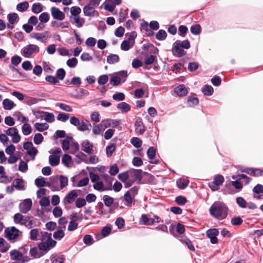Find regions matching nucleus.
<instances>
[{
    "mask_svg": "<svg viewBox=\"0 0 263 263\" xmlns=\"http://www.w3.org/2000/svg\"><path fill=\"white\" fill-rule=\"evenodd\" d=\"M209 212L213 217L222 220L228 215V208L224 203L214 202L210 208Z\"/></svg>",
    "mask_w": 263,
    "mask_h": 263,
    "instance_id": "1",
    "label": "nucleus"
},
{
    "mask_svg": "<svg viewBox=\"0 0 263 263\" xmlns=\"http://www.w3.org/2000/svg\"><path fill=\"white\" fill-rule=\"evenodd\" d=\"M190 42L188 40L182 41L177 40L173 44L172 53L175 57L180 58L185 55L186 52L184 49L190 48Z\"/></svg>",
    "mask_w": 263,
    "mask_h": 263,
    "instance_id": "2",
    "label": "nucleus"
},
{
    "mask_svg": "<svg viewBox=\"0 0 263 263\" xmlns=\"http://www.w3.org/2000/svg\"><path fill=\"white\" fill-rule=\"evenodd\" d=\"M22 234V232L14 226L6 228L4 231L5 237L10 241L16 239Z\"/></svg>",
    "mask_w": 263,
    "mask_h": 263,
    "instance_id": "3",
    "label": "nucleus"
},
{
    "mask_svg": "<svg viewBox=\"0 0 263 263\" xmlns=\"http://www.w3.org/2000/svg\"><path fill=\"white\" fill-rule=\"evenodd\" d=\"M40 51L39 47L35 44H30L21 50L22 55L27 58H30L33 53H38Z\"/></svg>",
    "mask_w": 263,
    "mask_h": 263,
    "instance_id": "4",
    "label": "nucleus"
},
{
    "mask_svg": "<svg viewBox=\"0 0 263 263\" xmlns=\"http://www.w3.org/2000/svg\"><path fill=\"white\" fill-rule=\"evenodd\" d=\"M132 171L133 172V175L135 177L134 180H135V181H137V183L138 184L149 183V182H143L142 181V174L148 175L149 179L152 180L154 179V176L153 175L146 172H143L142 170L132 168Z\"/></svg>",
    "mask_w": 263,
    "mask_h": 263,
    "instance_id": "5",
    "label": "nucleus"
},
{
    "mask_svg": "<svg viewBox=\"0 0 263 263\" xmlns=\"http://www.w3.org/2000/svg\"><path fill=\"white\" fill-rule=\"evenodd\" d=\"M219 233V230L216 228L210 229L206 232V236L210 238V242L212 244H216L218 242L217 236Z\"/></svg>",
    "mask_w": 263,
    "mask_h": 263,
    "instance_id": "6",
    "label": "nucleus"
},
{
    "mask_svg": "<svg viewBox=\"0 0 263 263\" xmlns=\"http://www.w3.org/2000/svg\"><path fill=\"white\" fill-rule=\"evenodd\" d=\"M51 14L52 17L57 20L63 21L65 17V14L59 8L52 7L51 8Z\"/></svg>",
    "mask_w": 263,
    "mask_h": 263,
    "instance_id": "7",
    "label": "nucleus"
},
{
    "mask_svg": "<svg viewBox=\"0 0 263 263\" xmlns=\"http://www.w3.org/2000/svg\"><path fill=\"white\" fill-rule=\"evenodd\" d=\"M32 206V201L31 199L27 198L24 200L23 203L20 204V209L21 213L26 214L30 211Z\"/></svg>",
    "mask_w": 263,
    "mask_h": 263,
    "instance_id": "8",
    "label": "nucleus"
},
{
    "mask_svg": "<svg viewBox=\"0 0 263 263\" xmlns=\"http://www.w3.org/2000/svg\"><path fill=\"white\" fill-rule=\"evenodd\" d=\"M135 125L136 126L135 131L138 135H143L146 130L145 127L143 124L142 119L140 118H139V119L136 121Z\"/></svg>",
    "mask_w": 263,
    "mask_h": 263,
    "instance_id": "9",
    "label": "nucleus"
},
{
    "mask_svg": "<svg viewBox=\"0 0 263 263\" xmlns=\"http://www.w3.org/2000/svg\"><path fill=\"white\" fill-rule=\"evenodd\" d=\"M25 181L22 178H16L13 180V185L18 191H24L26 189Z\"/></svg>",
    "mask_w": 263,
    "mask_h": 263,
    "instance_id": "10",
    "label": "nucleus"
},
{
    "mask_svg": "<svg viewBox=\"0 0 263 263\" xmlns=\"http://www.w3.org/2000/svg\"><path fill=\"white\" fill-rule=\"evenodd\" d=\"M77 191H80V190L70 191L65 197L63 202L66 201L68 203H71L78 196Z\"/></svg>",
    "mask_w": 263,
    "mask_h": 263,
    "instance_id": "11",
    "label": "nucleus"
},
{
    "mask_svg": "<svg viewBox=\"0 0 263 263\" xmlns=\"http://www.w3.org/2000/svg\"><path fill=\"white\" fill-rule=\"evenodd\" d=\"M175 92L179 97H184L188 93L187 89L184 84H180L174 89Z\"/></svg>",
    "mask_w": 263,
    "mask_h": 263,
    "instance_id": "12",
    "label": "nucleus"
},
{
    "mask_svg": "<svg viewBox=\"0 0 263 263\" xmlns=\"http://www.w3.org/2000/svg\"><path fill=\"white\" fill-rule=\"evenodd\" d=\"M144 60V64L145 65L144 69H147L146 66L151 65L152 64H157V58L156 55L153 54H147Z\"/></svg>",
    "mask_w": 263,
    "mask_h": 263,
    "instance_id": "13",
    "label": "nucleus"
},
{
    "mask_svg": "<svg viewBox=\"0 0 263 263\" xmlns=\"http://www.w3.org/2000/svg\"><path fill=\"white\" fill-rule=\"evenodd\" d=\"M82 146L83 147L82 151L84 152L91 154L92 153L93 151V144L91 143L89 140H86L84 141L82 144Z\"/></svg>",
    "mask_w": 263,
    "mask_h": 263,
    "instance_id": "14",
    "label": "nucleus"
},
{
    "mask_svg": "<svg viewBox=\"0 0 263 263\" xmlns=\"http://www.w3.org/2000/svg\"><path fill=\"white\" fill-rule=\"evenodd\" d=\"M51 263H64L65 261V256L60 254H52L50 257Z\"/></svg>",
    "mask_w": 263,
    "mask_h": 263,
    "instance_id": "15",
    "label": "nucleus"
},
{
    "mask_svg": "<svg viewBox=\"0 0 263 263\" xmlns=\"http://www.w3.org/2000/svg\"><path fill=\"white\" fill-rule=\"evenodd\" d=\"M10 258L16 261H21L22 260L23 255L21 251L17 250H12L10 252Z\"/></svg>",
    "mask_w": 263,
    "mask_h": 263,
    "instance_id": "16",
    "label": "nucleus"
},
{
    "mask_svg": "<svg viewBox=\"0 0 263 263\" xmlns=\"http://www.w3.org/2000/svg\"><path fill=\"white\" fill-rule=\"evenodd\" d=\"M69 19L71 23L73 24H76V26L78 28L82 27L85 23L84 18L80 17V16L76 17H72V16H70Z\"/></svg>",
    "mask_w": 263,
    "mask_h": 263,
    "instance_id": "17",
    "label": "nucleus"
},
{
    "mask_svg": "<svg viewBox=\"0 0 263 263\" xmlns=\"http://www.w3.org/2000/svg\"><path fill=\"white\" fill-rule=\"evenodd\" d=\"M102 123H104L105 129L108 126L115 128L119 126L120 121L118 120L107 119L102 121Z\"/></svg>",
    "mask_w": 263,
    "mask_h": 263,
    "instance_id": "18",
    "label": "nucleus"
},
{
    "mask_svg": "<svg viewBox=\"0 0 263 263\" xmlns=\"http://www.w3.org/2000/svg\"><path fill=\"white\" fill-rule=\"evenodd\" d=\"M62 162L67 167H71L73 164L72 157L68 154H64L63 155L62 158Z\"/></svg>",
    "mask_w": 263,
    "mask_h": 263,
    "instance_id": "19",
    "label": "nucleus"
},
{
    "mask_svg": "<svg viewBox=\"0 0 263 263\" xmlns=\"http://www.w3.org/2000/svg\"><path fill=\"white\" fill-rule=\"evenodd\" d=\"M60 162V155H50L49 157V163L54 167L58 165Z\"/></svg>",
    "mask_w": 263,
    "mask_h": 263,
    "instance_id": "20",
    "label": "nucleus"
},
{
    "mask_svg": "<svg viewBox=\"0 0 263 263\" xmlns=\"http://www.w3.org/2000/svg\"><path fill=\"white\" fill-rule=\"evenodd\" d=\"M252 191L254 194L258 195L257 197L258 199L261 198V196H263V185L257 184L253 188Z\"/></svg>",
    "mask_w": 263,
    "mask_h": 263,
    "instance_id": "21",
    "label": "nucleus"
},
{
    "mask_svg": "<svg viewBox=\"0 0 263 263\" xmlns=\"http://www.w3.org/2000/svg\"><path fill=\"white\" fill-rule=\"evenodd\" d=\"M43 100V99H38L36 98L31 97L29 96H26L24 101V103L29 106H31L33 104H37L38 102L42 101Z\"/></svg>",
    "mask_w": 263,
    "mask_h": 263,
    "instance_id": "22",
    "label": "nucleus"
},
{
    "mask_svg": "<svg viewBox=\"0 0 263 263\" xmlns=\"http://www.w3.org/2000/svg\"><path fill=\"white\" fill-rule=\"evenodd\" d=\"M140 220L142 221V224L144 225L152 226L155 222V221L153 218L148 217L146 214H142Z\"/></svg>",
    "mask_w": 263,
    "mask_h": 263,
    "instance_id": "23",
    "label": "nucleus"
},
{
    "mask_svg": "<svg viewBox=\"0 0 263 263\" xmlns=\"http://www.w3.org/2000/svg\"><path fill=\"white\" fill-rule=\"evenodd\" d=\"M3 105L5 110H11L15 106L16 104L13 101L7 98L3 101Z\"/></svg>",
    "mask_w": 263,
    "mask_h": 263,
    "instance_id": "24",
    "label": "nucleus"
},
{
    "mask_svg": "<svg viewBox=\"0 0 263 263\" xmlns=\"http://www.w3.org/2000/svg\"><path fill=\"white\" fill-rule=\"evenodd\" d=\"M34 127L35 130L43 132L49 128V125L46 123H35L34 124Z\"/></svg>",
    "mask_w": 263,
    "mask_h": 263,
    "instance_id": "25",
    "label": "nucleus"
},
{
    "mask_svg": "<svg viewBox=\"0 0 263 263\" xmlns=\"http://www.w3.org/2000/svg\"><path fill=\"white\" fill-rule=\"evenodd\" d=\"M189 183V180L187 178L183 179L180 178L176 181L177 186L181 190H183L186 188Z\"/></svg>",
    "mask_w": 263,
    "mask_h": 263,
    "instance_id": "26",
    "label": "nucleus"
},
{
    "mask_svg": "<svg viewBox=\"0 0 263 263\" xmlns=\"http://www.w3.org/2000/svg\"><path fill=\"white\" fill-rule=\"evenodd\" d=\"M117 107L120 109L122 113H125L130 111V106L125 102H122L117 104Z\"/></svg>",
    "mask_w": 263,
    "mask_h": 263,
    "instance_id": "27",
    "label": "nucleus"
},
{
    "mask_svg": "<svg viewBox=\"0 0 263 263\" xmlns=\"http://www.w3.org/2000/svg\"><path fill=\"white\" fill-rule=\"evenodd\" d=\"M62 228L65 229V226L61 227V229H58L53 234V237L54 239L57 240H61L65 236V233Z\"/></svg>",
    "mask_w": 263,
    "mask_h": 263,
    "instance_id": "28",
    "label": "nucleus"
},
{
    "mask_svg": "<svg viewBox=\"0 0 263 263\" xmlns=\"http://www.w3.org/2000/svg\"><path fill=\"white\" fill-rule=\"evenodd\" d=\"M8 22L12 24H15L19 20L18 15L15 12L10 13L7 15Z\"/></svg>",
    "mask_w": 263,
    "mask_h": 263,
    "instance_id": "29",
    "label": "nucleus"
},
{
    "mask_svg": "<svg viewBox=\"0 0 263 263\" xmlns=\"http://www.w3.org/2000/svg\"><path fill=\"white\" fill-rule=\"evenodd\" d=\"M119 57L116 54H110L107 57V62L109 64H114L119 61Z\"/></svg>",
    "mask_w": 263,
    "mask_h": 263,
    "instance_id": "30",
    "label": "nucleus"
},
{
    "mask_svg": "<svg viewBox=\"0 0 263 263\" xmlns=\"http://www.w3.org/2000/svg\"><path fill=\"white\" fill-rule=\"evenodd\" d=\"M131 144L136 148H141L140 149H138V151H141L142 149L141 146L142 144V141L138 137H133L130 139Z\"/></svg>",
    "mask_w": 263,
    "mask_h": 263,
    "instance_id": "31",
    "label": "nucleus"
},
{
    "mask_svg": "<svg viewBox=\"0 0 263 263\" xmlns=\"http://www.w3.org/2000/svg\"><path fill=\"white\" fill-rule=\"evenodd\" d=\"M202 91L204 96H211L213 94L214 89L211 85L206 84L203 86Z\"/></svg>",
    "mask_w": 263,
    "mask_h": 263,
    "instance_id": "32",
    "label": "nucleus"
},
{
    "mask_svg": "<svg viewBox=\"0 0 263 263\" xmlns=\"http://www.w3.org/2000/svg\"><path fill=\"white\" fill-rule=\"evenodd\" d=\"M109 83L114 86H117L121 84V78L116 74H113L110 78Z\"/></svg>",
    "mask_w": 263,
    "mask_h": 263,
    "instance_id": "33",
    "label": "nucleus"
},
{
    "mask_svg": "<svg viewBox=\"0 0 263 263\" xmlns=\"http://www.w3.org/2000/svg\"><path fill=\"white\" fill-rule=\"evenodd\" d=\"M30 255L34 258H39L42 257L43 255H41L42 253L38 248L35 247H33L30 250Z\"/></svg>",
    "mask_w": 263,
    "mask_h": 263,
    "instance_id": "34",
    "label": "nucleus"
},
{
    "mask_svg": "<svg viewBox=\"0 0 263 263\" xmlns=\"http://www.w3.org/2000/svg\"><path fill=\"white\" fill-rule=\"evenodd\" d=\"M38 248L42 253L41 255L43 256L49 251V248L48 247L46 242H41L39 243L38 244Z\"/></svg>",
    "mask_w": 263,
    "mask_h": 263,
    "instance_id": "35",
    "label": "nucleus"
},
{
    "mask_svg": "<svg viewBox=\"0 0 263 263\" xmlns=\"http://www.w3.org/2000/svg\"><path fill=\"white\" fill-rule=\"evenodd\" d=\"M88 124L90 125L88 120H82L77 127V129L82 132L86 131L88 129Z\"/></svg>",
    "mask_w": 263,
    "mask_h": 263,
    "instance_id": "36",
    "label": "nucleus"
},
{
    "mask_svg": "<svg viewBox=\"0 0 263 263\" xmlns=\"http://www.w3.org/2000/svg\"><path fill=\"white\" fill-rule=\"evenodd\" d=\"M33 217L31 216H25L23 217V221L21 223L22 225L25 226L28 228H31L32 227Z\"/></svg>",
    "mask_w": 263,
    "mask_h": 263,
    "instance_id": "37",
    "label": "nucleus"
},
{
    "mask_svg": "<svg viewBox=\"0 0 263 263\" xmlns=\"http://www.w3.org/2000/svg\"><path fill=\"white\" fill-rule=\"evenodd\" d=\"M29 7V3L27 1L21 2L16 6V10L20 12H23L26 11Z\"/></svg>",
    "mask_w": 263,
    "mask_h": 263,
    "instance_id": "38",
    "label": "nucleus"
},
{
    "mask_svg": "<svg viewBox=\"0 0 263 263\" xmlns=\"http://www.w3.org/2000/svg\"><path fill=\"white\" fill-rule=\"evenodd\" d=\"M95 10L90 4H87L83 8V12L85 16H90L95 12Z\"/></svg>",
    "mask_w": 263,
    "mask_h": 263,
    "instance_id": "39",
    "label": "nucleus"
},
{
    "mask_svg": "<svg viewBox=\"0 0 263 263\" xmlns=\"http://www.w3.org/2000/svg\"><path fill=\"white\" fill-rule=\"evenodd\" d=\"M31 10L33 13L38 14L43 10V6L40 3L33 4Z\"/></svg>",
    "mask_w": 263,
    "mask_h": 263,
    "instance_id": "40",
    "label": "nucleus"
},
{
    "mask_svg": "<svg viewBox=\"0 0 263 263\" xmlns=\"http://www.w3.org/2000/svg\"><path fill=\"white\" fill-rule=\"evenodd\" d=\"M191 33L194 35H198L201 32V27L199 24H196L191 26L190 28Z\"/></svg>",
    "mask_w": 263,
    "mask_h": 263,
    "instance_id": "41",
    "label": "nucleus"
},
{
    "mask_svg": "<svg viewBox=\"0 0 263 263\" xmlns=\"http://www.w3.org/2000/svg\"><path fill=\"white\" fill-rule=\"evenodd\" d=\"M22 130L25 136H28L32 133V129L29 124L24 123L22 126Z\"/></svg>",
    "mask_w": 263,
    "mask_h": 263,
    "instance_id": "42",
    "label": "nucleus"
},
{
    "mask_svg": "<svg viewBox=\"0 0 263 263\" xmlns=\"http://www.w3.org/2000/svg\"><path fill=\"white\" fill-rule=\"evenodd\" d=\"M167 37V33L163 29H160L156 34V38L159 41H163Z\"/></svg>",
    "mask_w": 263,
    "mask_h": 263,
    "instance_id": "43",
    "label": "nucleus"
},
{
    "mask_svg": "<svg viewBox=\"0 0 263 263\" xmlns=\"http://www.w3.org/2000/svg\"><path fill=\"white\" fill-rule=\"evenodd\" d=\"M37 153V149L35 146H33L31 148L27 151L26 154L32 158V160H34Z\"/></svg>",
    "mask_w": 263,
    "mask_h": 263,
    "instance_id": "44",
    "label": "nucleus"
},
{
    "mask_svg": "<svg viewBox=\"0 0 263 263\" xmlns=\"http://www.w3.org/2000/svg\"><path fill=\"white\" fill-rule=\"evenodd\" d=\"M29 160H26V161H24L21 160L20 162L18 170L21 172L25 173L26 172L28 169V162Z\"/></svg>",
    "mask_w": 263,
    "mask_h": 263,
    "instance_id": "45",
    "label": "nucleus"
},
{
    "mask_svg": "<svg viewBox=\"0 0 263 263\" xmlns=\"http://www.w3.org/2000/svg\"><path fill=\"white\" fill-rule=\"evenodd\" d=\"M103 200L106 206L110 207L113 204L114 199V198L106 195L103 196Z\"/></svg>",
    "mask_w": 263,
    "mask_h": 263,
    "instance_id": "46",
    "label": "nucleus"
},
{
    "mask_svg": "<svg viewBox=\"0 0 263 263\" xmlns=\"http://www.w3.org/2000/svg\"><path fill=\"white\" fill-rule=\"evenodd\" d=\"M116 150V144L114 143H111L106 147V153L108 157L112 156L113 153Z\"/></svg>",
    "mask_w": 263,
    "mask_h": 263,
    "instance_id": "47",
    "label": "nucleus"
},
{
    "mask_svg": "<svg viewBox=\"0 0 263 263\" xmlns=\"http://www.w3.org/2000/svg\"><path fill=\"white\" fill-rule=\"evenodd\" d=\"M86 155L83 152H80L77 154L76 157L78 159L76 160L77 163L80 164L81 162L83 161L86 164H89L88 160L83 158L84 157H86Z\"/></svg>",
    "mask_w": 263,
    "mask_h": 263,
    "instance_id": "48",
    "label": "nucleus"
},
{
    "mask_svg": "<svg viewBox=\"0 0 263 263\" xmlns=\"http://www.w3.org/2000/svg\"><path fill=\"white\" fill-rule=\"evenodd\" d=\"M44 120L48 123H52L55 120L54 115L52 112L44 111Z\"/></svg>",
    "mask_w": 263,
    "mask_h": 263,
    "instance_id": "49",
    "label": "nucleus"
},
{
    "mask_svg": "<svg viewBox=\"0 0 263 263\" xmlns=\"http://www.w3.org/2000/svg\"><path fill=\"white\" fill-rule=\"evenodd\" d=\"M187 102L189 104L190 107H194L199 103V99L197 97L190 96L187 98Z\"/></svg>",
    "mask_w": 263,
    "mask_h": 263,
    "instance_id": "50",
    "label": "nucleus"
},
{
    "mask_svg": "<svg viewBox=\"0 0 263 263\" xmlns=\"http://www.w3.org/2000/svg\"><path fill=\"white\" fill-rule=\"evenodd\" d=\"M111 230V226L110 224H107L102 228L101 234L103 237H105L110 233Z\"/></svg>",
    "mask_w": 263,
    "mask_h": 263,
    "instance_id": "51",
    "label": "nucleus"
},
{
    "mask_svg": "<svg viewBox=\"0 0 263 263\" xmlns=\"http://www.w3.org/2000/svg\"><path fill=\"white\" fill-rule=\"evenodd\" d=\"M105 129L104 127L103 128V123H100L98 125H95L92 128V132L96 135H100L102 130Z\"/></svg>",
    "mask_w": 263,
    "mask_h": 263,
    "instance_id": "52",
    "label": "nucleus"
},
{
    "mask_svg": "<svg viewBox=\"0 0 263 263\" xmlns=\"http://www.w3.org/2000/svg\"><path fill=\"white\" fill-rule=\"evenodd\" d=\"M156 154V149L153 146L149 147L147 150V156L150 160H153L155 158Z\"/></svg>",
    "mask_w": 263,
    "mask_h": 263,
    "instance_id": "53",
    "label": "nucleus"
},
{
    "mask_svg": "<svg viewBox=\"0 0 263 263\" xmlns=\"http://www.w3.org/2000/svg\"><path fill=\"white\" fill-rule=\"evenodd\" d=\"M56 78L57 80H63L66 76V71L62 68H59L56 71Z\"/></svg>",
    "mask_w": 263,
    "mask_h": 263,
    "instance_id": "54",
    "label": "nucleus"
},
{
    "mask_svg": "<svg viewBox=\"0 0 263 263\" xmlns=\"http://www.w3.org/2000/svg\"><path fill=\"white\" fill-rule=\"evenodd\" d=\"M236 202L238 205L241 208H246L247 202L245 199L242 197H238L236 198Z\"/></svg>",
    "mask_w": 263,
    "mask_h": 263,
    "instance_id": "55",
    "label": "nucleus"
},
{
    "mask_svg": "<svg viewBox=\"0 0 263 263\" xmlns=\"http://www.w3.org/2000/svg\"><path fill=\"white\" fill-rule=\"evenodd\" d=\"M59 180L60 181V188L63 189L68 185V179L67 176L64 175L59 176Z\"/></svg>",
    "mask_w": 263,
    "mask_h": 263,
    "instance_id": "56",
    "label": "nucleus"
},
{
    "mask_svg": "<svg viewBox=\"0 0 263 263\" xmlns=\"http://www.w3.org/2000/svg\"><path fill=\"white\" fill-rule=\"evenodd\" d=\"M30 36L32 38L35 39L40 41L42 42H44L43 38H47L48 36L45 34H40V33L33 32L30 34Z\"/></svg>",
    "mask_w": 263,
    "mask_h": 263,
    "instance_id": "57",
    "label": "nucleus"
},
{
    "mask_svg": "<svg viewBox=\"0 0 263 263\" xmlns=\"http://www.w3.org/2000/svg\"><path fill=\"white\" fill-rule=\"evenodd\" d=\"M109 78L107 74L101 75L98 78V83L100 85H104L108 81Z\"/></svg>",
    "mask_w": 263,
    "mask_h": 263,
    "instance_id": "58",
    "label": "nucleus"
},
{
    "mask_svg": "<svg viewBox=\"0 0 263 263\" xmlns=\"http://www.w3.org/2000/svg\"><path fill=\"white\" fill-rule=\"evenodd\" d=\"M224 180V177L221 175H216L214 178V181H213L217 186L222 185Z\"/></svg>",
    "mask_w": 263,
    "mask_h": 263,
    "instance_id": "59",
    "label": "nucleus"
},
{
    "mask_svg": "<svg viewBox=\"0 0 263 263\" xmlns=\"http://www.w3.org/2000/svg\"><path fill=\"white\" fill-rule=\"evenodd\" d=\"M39 229H33L30 231V239L32 240H37L39 234Z\"/></svg>",
    "mask_w": 263,
    "mask_h": 263,
    "instance_id": "60",
    "label": "nucleus"
},
{
    "mask_svg": "<svg viewBox=\"0 0 263 263\" xmlns=\"http://www.w3.org/2000/svg\"><path fill=\"white\" fill-rule=\"evenodd\" d=\"M112 99L115 101H122L125 100V96L123 92H117L112 95Z\"/></svg>",
    "mask_w": 263,
    "mask_h": 263,
    "instance_id": "61",
    "label": "nucleus"
},
{
    "mask_svg": "<svg viewBox=\"0 0 263 263\" xmlns=\"http://www.w3.org/2000/svg\"><path fill=\"white\" fill-rule=\"evenodd\" d=\"M78 61L76 58L73 57L69 59L67 62L66 64L69 68H74L77 66Z\"/></svg>",
    "mask_w": 263,
    "mask_h": 263,
    "instance_id": "62",
    "label": "nucleus"
},
{
    "mask_svg": "<svg viewBox=\"0 0 263 263\" xmlns=\"http://www.w3.org/2000/svg\"><path fill=\"white\" fill-rule=\"evenodd\" d=\"M45 180V178L42 176H40L37 177L35 179V185L37 187L43 188V187H44Z\"/></svg>",
    "mask_w": 263,
    "mask_h": 263,
    "instance_id": "63",
    "label": "nucleus"
},
{
    "mask_svg": "<svg viewBox=\"0 0 263 263\" xmlns=\"http://www.w3.org/2000/svg\"><path fill=\"white\" fill-rule=\"evenodd\" d=\"M175 201L179 205H184L187 202L186 198L181 195L177 196Z\"/></svg>",
    "mask_w": 263,
    "mask_h": 263,
    "instance_id": "64",
    "label": "nucleus"
}]
</instances>
